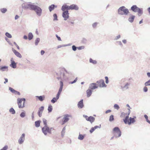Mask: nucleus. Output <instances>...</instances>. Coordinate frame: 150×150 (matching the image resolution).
I'll use <instances>...</instances> for the list:
<instances>
[{"label": "nucleus", "mask_w": 150, "mask_h": 150, "mask_svg": "<svg viewBox=\"0 0 150 150\" xmlns=\"http://www.w3.org/2000/svg\"><path fill=\"white\" fill-rule=\"evenodd\" d=\"M65 72L67 73H69L64 68H62L60 69L59 71L56 73L57 78L58 80H60V82L61 81L63 83L62 80L65 79Z\"/></svg>", "instance_id": "1"}, {"label": "nucleus", "mask_w": 150, "mask_h": 150, "mask_svg": "<svg viewBox=\"0 0 150 150\" xmlns=\"http://www.w3.org/2000/svg\"><path fill=\"white\" fill-rule=\"evenodd\" d=\"M63 86V83L61 81L60 82V87L57 93V94L56 97L53 98L51 100V102L52 103H54L56 102L57 100L59 99V96L62 90Z\"/></svg>", "instance_id": "2"}, {"label": "nucleus", "mask_w": 150, "mask_h": 150, "mask_svg": "<svg viewBox=\"0 0 150 150\" xmlns=\"http://www.w3.org/2000/svg\"><path fill=\"white\" fill-rule=\"evenodd\" d=\"M129 13L128 9L126 8L125 6H123L120 7L118 10V13L120 15L127 16Z\"/></svg>", "instance_id": "3"}, {"label": "nucleus", "mask_w": 150, "mask_h": 150, "mask_svg": "<svg viewBox=\"0 0 150 150\" xmlns=\"http://www.w3.org/2000/svg\"><path fill=\"white\" fill-rule=\"evenodd\" d=\"M130 9L133 12H138V15L139 16L143 13V8H139L136 5H133L131 7Z\"/></svg>", "instance_id": "4"}, {"label": "nucleus", "mask_w": 150, "mask_h": 150, "mask_svg": "<svg viewBox=\"0 0 150 150\" xmlns=\"http://www.w3.org/2000/svg\"><path fill=\"white\" fill-rule=\"evenodd\" d=\"M112 133L115 138L119 137L121 135V132L119 128L117 127H115L113 129Z\"/></svg>", "instance_id": "5"}, {"label": "nucleus", "mask_w": 150, "mask_h": 150, "mask_svg": "<svg viewBox=\"0 0 150 150\" xmlns=\"http://www.w3.org/2000/svg\"><path fill=\"white\" fill-rule=\"evenodd\" d=\"M31 10L35 11L38 16H41L42 13V9L39 6L34 5V4Z\"/></svg>", "instance_id": "6"}, {"label": "nucleus", "mask_w": 150, "mask_h": 150, "mask_svg": "<svg viewBox=\"0 0 150 150\" xmlns=\"http://www.w3.org/2000/svg\"><path fill=\"white\" fill-rule=\"evenodd\" d=\"M34 4V3L31 2H25L22 4V6L23 8L24 9H29L31 10Z\"/></svg>", "instance_id": "7"}, {"label": "nucleus", "mask_w": 150, "mask_h": 150, "mask_svg": "<svg viewBox=\"0 0 150 150\" xmlns=\"http://www.w3.org/2000/svg\"><path fill=\"white\" fill-rule=\"evenodd\" d=\"M42 132L45 135H47V133L51 134L50 130L49 129V128L48 126H44L42 128Z\"/></svg>", "instance_id": "8"}, {"label": "nucleus", "mask_w": 150, "mask_h": 150, "mask_svg": "<svg viewBox=\"0 0 150 150\" xmlns=\"http://www.w3.org/2000/svg\"><path fill=\"white\" fill-rule=\"evenodd\" d=\"M62 16L64 18V21H66L69 18V11H67L64 12H63L62 13Z\"/></svg>", "instance_id": "9"}, {"label": "nucleus", "mask_w": 150, "mask_h": 150, "mask_svg": "<svg viewBox=\"0 0 150 150\" xmlns=\"http://www.w3.org/2000/svg\"><path fill=\"white\" fill-rule=\"evenodd\" d=\"M25 134L23 133L18 139V143L20 144H21L24 142L25 140Z\"/></svg>", "instance_id": "10"}, {"label": "nucleus", "mask_w": 150, "mask_h": 150, "mask_svg": "<svg viewBox=\"0 0 150 150\" xmlns=\"http://www.w3.org/2000/svg\"><path fill=\"white\" fill-rule=\"evenodd\" d=\"M17 104L18 105V106L19 108H23V106H21V104L22 102V101H25V98H18L17 99Z\"/></svg>", "instance_id": "11"}, {"label": "nucleus", "mask_w": 150, "mask_h": 150, "mask_svg": "<svg viewBox=\"0 0 150 150\" xmlns=\"http://www.w3.org/2000/svg\"><path fill=\"white\" fill-rule=\"evenodd\" d=\"M98 86L96 83H92L90 84L89 85V88L93 90L98 88Z\"/></svg>", "instance_id": "12"}, {"label": "nucleus", "mask_w": 150, "mask_h": 150, "mask_svg": "<svg viewBox=\"0 0 150 150\" xmlns=\"http://www.w3.org/2000/svg\"><path fill=\"white\" fill-rule=\"evenodd\" d=\"M70 115H69L68 114H66L64 115L62 120V125L64 124L65 123L69 121V118H68V117H70Z\"/></svg>", "instance_id": "13"}, {"label": "nucleus", "mask_w": 150, "mask_h": 150, "mask_svg": "<svg viewBox=\"0 0 150 150\" xmlns=\"http://www.w3.org/2000/svg\"><path fill=\"white\" fill-rule=\"evenodd\" d=\"M135 16L131 14L129 15V16L128 18V21L131 23H132L133 22L134 20V19Z\"/></svg>", "instance_id": "14"}, {"label": "nucleus", "mask_w": 150, "mask_h": 150, "mask_svg": "<svg viewBox=\"0 0 150 150\" xmlns=\"http://www.w3.org/2000/svg\"><path fill=\"white\" fill-rule=\"evenodd\" d=\"M61 10L63 12L70 10L69 6L66 5H63L61 8Z\"/></svg>", "instance_id": "15"}, {"label": "nucleus", "mask_w": 150, "mask_h": 150, "mask_svg": "<svg viewBox=\"0 0 150 150\" xmlns=\"http://www.w3.org/2000/svg\"><path fill=\"white\" fill-rule=\"evenodd\" d=\"M70 10H78L79 8V7L76 4H73L69 6Z\"/></svg>", "instance_id": "16"}, {"label": "nucleus", "mask_w": 150, "mask_h": 150, "mask_svg": "<svg viewBox=\"0 0 150 150\" xmlns=\"http://www.w3.org/2000/svg\"><path fill=\"white\" fill-rule=\"evenodd\" d=\"M11 64L10 66L13 68H15L16 67V63L13 60V58H11Z\"/></svg>", "instance_id": "17"}, {"label": "nucleus", "mask_w": 150, "mask_h": 150, "mask_svg": "<svg viewBox=\"0 0 150 150\" xmlns=\"http://www.w3.org/2000/svg\"><path fill=\"white\" fill-rule=\"evenodd\" d=\"M44 109V107L42 106L39 108L38 111V114L40 117L42 116V113Z\"/></svg>", "instance_id": "18"}, {"label": "nucleus", "mask_w": 150, "mask_h": 150, "mask_svg": "<svg viewBox=\"0 0 150 150\" xmlns=\"http://www.w3.org/2000/svg\"><path fill=\"white\" fill-rule=\"evenodd\" d=\"M101 127V125H100L99 126L96 125L94 127H92L91 128L89 131L91 133H92L96 129L98 128H100Z\"/></svg>", "instance_id": "19"}, {"label": "nucleus", "mask_w": 150, "mask_h": 150, "mask_svg": "<svg viewBox=\"0 0 150 150\" xmlns=\"http://www.w3.org/2000/svg\"><path fill=\"white\" fill-rule=\"evenodd\" d=\"M77 106L78 108L80 109H81L84 107L83 100V99H81L78 103Z\"/></svg>", "instance_id": "20"}, {"label": "nucleus", "mask_w": 150, "mask_h": 150, "mask_svg": "<svg viewBox=\"0 0 150 150\" xmlns=\"http://www.w3.org/2000/svg\"><path fill=\"white\" fill-rule=\"evenodd\" d=\"M12 50L14 54L16 55L17 57L21 58L22 57V56L21 54L19 53L16 50L14 49L13 48H12Z\"/></svg>", "instance_id": "21"}, {"label": "nucleus", "mask_w": 150, "mask_h": 150, "mask_svg": "<svg viewBox=\"0 0 150 150\" xmlns=\"http://www.w3.org/2000/svg\"><path fill=\"white\" fill-rule=\"evenodd\" d=\"M0 70L2 71H8V66H0Z\"/></svg>", "instance_id": "22"}, {"label": "nucleus", "mask_w": 150, "mask_h": 150, "mask_svg": "<svg viewBox=\"0 0 150 150\" xmlns=\"http://www.w3.org/2000/svg\"><path fill=\"white\" fill-rule=\"evenodd\" d=\"M95 120V118L92 116H90L88 118L87 120L89 121L91 123L93 122Z\"/></svg>", "instance_id": "23"}, {"label": "nucleus", "mask_w": 150, "mask_h": 150, "mask_svg": "<svg viewBox=\"0 0 150 150\" xmlns=\"http://www.w3.org/2000/svg\"><path fill=\"white\" fill-rule=\"evenodd\" d=\"M57 6L55 5L54 4H52L49 6V9L50 12L53 11L55 8H57Z\"/></svg>", "instance_id": "24"}, {"label": "nucleus", "mask_w": 150, "mask_h": 150, "mask_svg": "<svg viewBox=\"0 0 150 150\" xmlns=\"http://www.w3.org/2000/svg\"><path fill=\"white\" fill-rule=\"evenodd\" d=\"M129 119L130 120L129 121H128L127 123L129 125H130L132 123H133L135 122V120L134 119V118L130 117Z\"/></svg>", "instance_id": "25"}, {"label": "nucleus", "mask_w": 150, "mask_h": 150, "mask_svg": "<svg viewBox=\"0 0 150 150\" xmlns=\"http://www.w3.org/2000/svg\"><path fill=\"white\" fill-rule=\"evenodd\" d=\"M92 90L89 88L87 90V96L88 97H89L91 96L92 93Z\"/></svg>", "instance_id": "26"}, {"label": "nucleus", "mask_w": 150, "mask_h": 150, "mask_svg": "<svg viewBox=\"0 0 150 150\" xmlns=\"http://www.w3.org/2000/svg\"><path fill=\"white\" fill-rule=\"evenodd\" d=\"M36 97L38 98V100L41 101H43L44 100L45 98V97L44 95L40 96H37Z\"/></svg>", "instance_id": "27"}, {"label": "nucleus", "mask_w": 150, "mask_h": 150, "mask_svg": "<svg viewBox=\"0 0 150 150\" xmlns=\"http://www.w3.org/2000/svg\"><path fill=\"white\" fill-rule=\"evenodd\" d=\"M106 86L107 85L105 84L104 80L103 79H101V84H100L99 87L100 88L104 87H106Z\"/></svg>", "instance_id": "28"}, {"label": "nucleus", "mask_w": 150, "mask_h": 150, "mask_svg": "<svg viewBox=\"0 0 150 150\" xmlns=\"http://www.w3.org/2000/svg\"><path fill=\"white\" fill-rule=\"evenodd\" d=\"M130 83L128 82L124 86H122V89H127L128 88V86L130 85Z\"/></svg>", "instance_id": "29"}, {"label": "nucleus", "mask_w": 150, "mask_h": 150, "mask_svg": "<svg viewBox=\"0 0 150 150\" xmlns=\"http://www.w3.org/2000/svg\"><path fill=\"white\" fill-rule=\"evenodd\" d=\"M41 121L40 120H38L35 122V125L36 127H39L40 126Z\"/></svg>", "instance_id": "30"}, {"label": "nucleus", "mask_w": 150, "mask_h": 150, "mask_svg": "<svg viewBox=\"0 0 150 150\" xmlns=\"http://www.w3.org/2000/svg\"><path fill=\"white\" fill-rule=\"evenodd\" d=\"M28 37L29 40H30L33 39V36L32 33H31L30 32L28 33Z\"/></svg>", "instance_id": "31"}, {"label": "nucleus", "mask_w": 150, "mask_h": 150, "mask_svg": "<svg viewBox=\"0 0 150 150\" xmlns=\"http://www.w3.org/2000/svg\"><path fill=\"white\" fill-rule=\"evenodd\" d=\"M129 116L127 115L125 117V118L123 119V121L125 124H127L128 121Z\"/></svg>", "instance_id": "32"}, {"label": "nucleus", "mask_w": 150, "mask_h": 150, "mask_svg": "<svg viewBox=\"0 0 150 150\" xmlns=\"http://www.w3.org/2000/svg\"><path fill=\"white\" fill-rule=\"evenodd\" d=\"M89 62L93 64H97V61L96 60H93L92 58H90L89 59Z\"/></svg>", "instance_id": "33"}, {"label": "nucleus", "mask_w": 150, "mask_h": 150, "mask_svg": "<svg viewBox=\"0 0 150 150\" xmlns=\"http://www.w3.org/2000/svg\"><path fill=\"white\" fill-rule=\"evenodd\" d=\"M9 112L12 114H14L16 113V111L13 108H11L9 110Z\"/></svg>", "instance_id": "34"}, {"label": "nucleus", "mask_w": 150, "mask_h": 150, "mask_svg": "<svg viewBox=\"0 0 150 150\" xmlns=\"http://www.w3.org/2000/svg\"><path fill=\"white\" fill-rule=\"evenodd\" d=\"M85 137V136L84 135H83L81 134H79L78 137V139L80 140H82L83 139L84 137Z\"/></svg>", "instance_id": "35"}, {"label": "nucleus", "mask_w": 150, "mask_h": 150, "mask_svg": "<svg viewBox=\"0 0 150 150\" xmlns=\"http://www.w3.org/2000/svg\"><path fill=\"white\" fill-rule=\"evenodd\" d=\"M40 41V39L39 38H37L35 41V45L37 46L38 45V43Z\"/></svg>", "instance_id": "36"}, {"label": "nucleus", "mask_w": 150, "mask_h": 150, "mask_svg": "<svg viewBox=\"0 0 150 150\" xmlns=\"http://www.w3.org/2000/svg\"><path fill=\"white\" fill-rule=\"evenodd\" d=\"M52 110V106L51 105H50L48 106V112L50 113L51 112Z\"/></svg>", "instance_id": "37"}, {"label": "nucleus", "mask_w": 150, "mask_h": 150, "mask_svg": "<svg viewBox=\"0 0 150 150\" xmlns=\"http://www.w3.org/2000/svg\"><path fill=\"white\" fill-rule=\"evenodd\" d=\"M0 11L2 13H4L7 11V9L5 8H1Z\"/></svg>", "instance_id": "38"}, {"label": "nucleus", "mask_w": 150, "mask_h": 150, "mask_svg": "<svg viewBox=\"0 0 150 150\" xmlns=\"http://www.w3.org/2000/svg\"><path fill=\"white\" fill-rule=\"evenodd\" d=\"M53 16L54 17V19L53 20V21H57L58 20V19L57 18V16L56 13H54L53 15Z\"/></svg>", "instance_id": "39"}, {"label": "nucleus", "mask_w": 150, "mask_h": 150, "mask_svg": "<svg viewBox=\"0 0 150 150\" xmlns=\"http://www.w3.org/2000/svg\"><path fill=\"white\" fill-rule=\"evenodd\" d=\"M66 129V128L65 127H63V128L62 129V131L61 132V136L62 137H63L64 136L65 132V130Z\"/></svg>", "instance_id": "40"}, {"label": "nucleus", "mask_w": 150, "mask_h": 150, "mask_svg": "<svg viewBox=\"0 0 150 150\" xmlns=\"http://www.w3.org/2000/svg\"><path fill=\"white\" fill-rule=\"evenodd\" d=\"M5 35L9 38H11L12 37L11 35L8 32H6L5 33Z\"/></svg>", "instance_id": "41"}, {"label": "nucleus", "mask_w": 150, "mask_h": 150, "mask_svg": "<svg viewBox=\"0 0 150 150\" xmlns=\"http://www.w3.org/2000/svg\"><path fill=\"white\" fill-rule=\"evenodd\" d=\"M114 115H111L109 117V120L110 122H112L114 120Z\"/></svg>", "instance_id": "42"}, {"label": "nucleus", "mask_w": 150, "mask_h": 150, "mask_svg": "<svg viewBox=\"0 0 150 150\" xmlns=\"http://www.w3.org/2000/svg\"><path fill=\"white\" fill-rule=\"evenodd\" d=\"M9 90L11 91V92L13 93H15V91H16V90H14V89H13V88L11 87H9Z\"/></svg>", "instance_id": "43"}, {"label": "nucleus", "mask_w": 150, "mask_h": 150, "mask_svg": "<svg viewBox=\"0 0 150 150\" xmlns=\"http://www.w3.org/2000/svg\"><path fill=\"white\" fill-rule=\"evenodd\" d=\"M144 116L146 120V122L150 124V121L148 119V116L146 115H144Z\"/></svg>", "instance_id": "44"}, {"label": "nucleus", "mask_w": 150, "mask_h": 150, "mask_svg": "<svg viewBox=\"0 0 150 150\" xmlns=\"http://www.w3.org/2000/svg\"><path fill=\"white\" fill-rule=\"evenodd\" d=\"M98 23L97 22H95L93 23L92 24V26L93 28H96L97 25L98 24Z\"/></svg>", "instance_id": "45"}, {"label": "nucleus", "mask_w": 150, "mask_h": 150, "mask_svg": "<svg viewBox=\"0 0 150 150\" xmlns=\"http://www.w3.org/2000/svg\"><path fill=\"white\" fill-rule=\"evenodd\" d=\"M25 116V114L24 112H22L20 114V116L22 118L24 117Z\"/></svg>", "instance_id": "46"}, {"label": "nucleus", "mask_w": 150, "mask_h": 150, "mask_svg": "<svg viewBox=\"0 0 150 150\" xmlns=\"http://www.w3.org/2000/svg\"><path fill=\"white\" fill-rule=\"evenodd\" d=\"M145 86H150V79L146 82L144 83Z\"/></svg>", "instance_id": "47"}, {"label": "nucleus", "mask_w": 150, "mask_h": 150, "mask_svg": "<svg viewBox=\"0 0 150 150\" xmlns=\"http://www.w3.org/2000/svg\"><path fill=\"white\" fill-rule=\"evenodd\" d=\"M43 122L45 126H47V120L45 119H43Z\"/></svg>", "instance_id": "48"}, {"label": "nucleus", "mask_w": 150, "mask_h": 150, "mask_svg": "<svg viewBox=\"0 0 150 150\" xmlns=\"http://www.w3.org/2000/svg\"><path fill=\"white\" fill-rule=\"evenodd\" d=\"M121 38V35H117V36H116L114 39V40H118L120 38Z\"/></svg>", "instance_id": "49"}, {"label": "nucleus", "mask_w": 150, "mask_h": 150, "mask_svg": "<svg viewBox=\"0 0 150 150\" xmlns=\"http://www.w3.org/2000/svg\"><path fill=\"white\" fill-rule=\"evenodd\" d=\"M114 107L115 109H117V110L120 108V107L119 105L117 104H115L114 105Z\"/></svg>", "instance_id": "50"}, {"label": "nucleus", "mask_w": 150, "mask_h": 150, "mask_svg": "<svg viewBox=\"0 0 150 150\" xmlns=\"http://www.w3.org/2000/svg\"><path fill=\"white\" fill-rule=\"evenodd\" d=\"M72 50L74 51H76L77 49V47L74 45H73L72 47Z\"/></svg>", "instance_id": "51"}, {"label": "nucleus", "mask_w": 150, "mask_h": 150, "mask_svg": "<svg viewBox=\"0 0 150 150\" xmlns=\"http://www.w3.org/2000/svg\"><path fill=\"white\" fill-rule=\"evenodd\" d=\"M85 47L83 46H81L77 47V49L79 50H81L84 49Z\"/></svg>", "instance_id": "52"}, {"label": "nucleus", "mask_w": 150, "mask_h": 150, "mask_svg": "<svg viewBox=\"0 0 150 150\" xmlns=\"http://www.w3.org/2000/svg\"><path fill=\"white\" fill-rule=\"evenodd\" d=\"M8 148V146L7 145L4 146L0 150H6Z\"/></svg>", "instance_id": "53"}, {"label": "nucleus", "mask_w": 150, "mask_h": 150, "mask_svg": "<svg viewBox=\"0 0 150 150\" xmlns=\"http://www.w3.org/2000/svg\"><path fill=\"white\" fill-rule=\"evenodd\" d=\"M105 83L106 84H108L109 83V80H108V77L106 76L105 77Z\"/></svg>", "instance_id": "54"}, {"label": "nucleus", "mask_w": 150, "mask_h": 150, "mask_svg": "<svg viewBox=\"0 0 150 150\" xmlns=\"http://www.w3.org/2000/svg\"><path fill=\"white\" fill-rule=\"evenodd\" d=\"M77 80V78L76 77L75 78V79L74 80V81H71V82H70V83H71V84L74 83L76 82Z\"/></svg>", "instance_id": "55"}, {"label": "nucleus", "mask_w": 150, "mask_h": 150, "mask_svg": "<svg viewBox=\"0 0 150 150\" xmlns=\"http://www.w3.org/2000/svg\"><path fill=\"white\" fill-rule=\"evenodd\" d=\"M87 42V40L85 38H83L82 40V42L83 43H86Z\"/></svg>", "instance_id": "56"}, {"label": "nucleus", "mask_w": 150, "mask_h": 150, "mask_svg": "<svg viewBox=\"0 0 150 150\" xmlns=\"http://www.w3.org/2000/svg\"><path fill=\"white\" fill-rule=\"evenodd\" d=\"M143 91L144 92H147L148 91L147 88L146 86L144 87L143 88Z\"/></svg>", "instance_id": "57"}, {"label": "nucleus", "mask_w": 150, "mask_h": 150, "mask_svg": "<svg viewBox=\"0 0 150 150\" xmlns=\"http://www.w3.org/2000/svg\"><path fill=\"white\" fill-rule=\"evenodd\" d=\"M126 114L124 112H122L121 113V115H120V117H123Z\"/></svg>", "instance_id": "58"}, {"label": "nucleus", "mask_w": 150, "mask_h": 150, "mask_svg": "<svg viewBox=\"0 0 150 150\" xmlns=\"http://www.w3.org/2000/svg\"><path fill=\"white\" fill-rule=\"evenodd\" d=\"M96 83L99 85V86L100 84H101V79H100L98 81H96Z\"/></svg>", "instance_id": "59"}, {"label": "nucleus", "mask_w": 150, "mask_h": 150, "mask_svg": "<svg viewBox=\"0 0 150 150\" xmlns=\"http://www.w3.org/2000/svg\"><path fill=\"white\" fill-rule=\"evenodd\" d=\"M56 36L58 40L59 41H61V39L60 38V37L57 34L56 35Z\"/></svg>", "instance_id": "60"}, {"label": "nucleus", "mask_w": 150, "mask_h": 150, "mask_svg": "<svg viewBox=\"0 0 150 150\" xmlns=\"http://www.w3.org/2000/svg\"><path fill=\"white\" fill-rule=\"evenodd\" d=\"M116 42L118 45H120V46H122V43L121 42V41H117Z\"/></svg>", "instance_id": "61"}, {"label": "nucleus", "mask_w": 150, "mask_h": 150, "mask_svg": "<svg viewBox=\"0 0 150 150\" xmlns=\"http://www.w3.org/2000/svg\"><path fill=\"white\" fill-rule=\"evenodd\" d=\"M65 47V45H59L57 46V49L60 48L62 47Z\"/></svg>", "instance_id": "62"}, {"label": "nucleus", "mask_w": 150, "mask_h": 150, "mask_svg": "<svg viewBox=\"0 0 150 150\" xmlns=\"http://www.w3.org/2000/svg\"><path fill=\"white\" fill-rule=\"evenodd\" d=\"M14 93L15 94H18V95H20L21 94L19 92L16 91Z\"/></svg>", "instance_id": "63"}, {"label": "nucleus", "mask_w": 150, "mask_h": 150, "mask_svg": "<svg viewBox=\"0 0 150 150\" xmlns=\"http://www.w3.org/2000/svg\"><path fill=\"white\" fill-rule=\"evenodd\" d=\"M4 79L5 80V81L4 82V84H6L8 82V79H7L6 78H4Z\"/></svg>", "instance_id": "64"}]
</instances>
